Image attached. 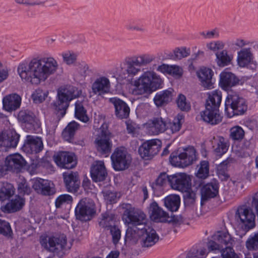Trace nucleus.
<instances>
[{"label":"nucleus","instance_id":"f257e3e1","mask_svg":"<svg viewBox=\"0 0 258 258\" xmlns=\"http://www.w3.org/2000/svg\"><path fill=\"white\" fill-rule=\"evenodd\" d=\"M58 68L52 57H35L28 62H22L18 67V73L22 81L34 85L45 82L54 74Z\"/></svg>","mask_w":258,"mask_h":258},{"label":"nucleus","instance_id":"f03ea898","mask_svg":"<svg viewBox=\"0 0 258 258\" xmlns=\"http://www.w3.org/2000/svg\"><path fill=\"white\" fill-rule=\"evenodd\" d=\"M162 81L160 77L152 71L144 72L133 84L131 92L134 95L151 94L159 89Z\"/></svg>","mask_w":258,"mask_h":258},{"label":"nucleus","instance_id":"7ed1b4c3","mask_svg":"<svg viewBox=\"0 0 258 258\" xmlns=\"http://www.w3.org/2000/svg\"><path fill=\"white\" fill-rule=\"evenodd\" d=\"M81 90L73 86H65L59 88L57 91V100L53 104L54 109L60 111V114L63 116L66 114L70 102L81 94Z\"/></svg>","mask_w":258,"mask_h":258},{"label":"nucleus","instance_id":"20e7f679","mask_svg":"<svg viewBox=\"0 0 258 258\" xmlns=\"http://www.w3.org/2000/svg\"><path fill=\"white\" fill-rule=\"evenodd\" d=\"M247 110L244 99L236 94L228 95L225 101V111L229 117L243 114Z\"/></svg>","mask_w":258,"mask_h":258},{"label":"nucleus","instance_id":"39448f33","mask_svg":"<svg viewBox=\"0 0 258 258\" xmlns=\"http://www.w3.org/2000/svg\"><path fill=\"white\" fill-rule=\"evenodd\" d=\"M113 168L116 171L124 170L128 168L132 159L127 150L123 147L115 149L111 156Z\"/></svg>","mask_w":258,"mask_h":258},{"label":"nucleus","instance_id":"423d86ee","mask_svg":"<svg viewBox=\"0 0 258 258\" xmlns=\"http://www.w3.org/2000/svg\"><path fill=\"white\" fill-rule=\"evenodd\" d=\"M197 160V152L193 147H188L183 149L178 155L172 154L170 161L174 166L186 167L192 164Z\"/></svg>","mask_w":258,"mask_h":258},{"label":"nucleus","instance_id":"0eeeda50","mask_svg":"<svg viewBox=\"0 0 258 258\" xmlns=\"http://www.w3.org/2000/svg\"><path fill=\"white\" fill-rule=\"evenodd\" d=\"M169 183L174 190L187 191L191 187V176L185 173H177L169 176Z\"/></svg>","mask_w":258,"mask_h":258},{"label":"nucleus","instance_id":"6e6552de","mask_svg":"<svg viewBox=\"0 0 258 258\" xmlns=\"http://www.w3.org/2000/svg\"><path fill=\"white\" fill-rule=\"evenodd\" d=\"M123 220L126 225L132 224L145 227L147 219L145 214L140 209L130 207L124 211Z\"/></svg>","mask_w":258,"mask_h":258},{"label":"nucleus","instance_id":"1a4fd4ad","mask_svg":"<svg viewBox=\"0 0 258 258\" xmlns=\"http://www.w3.org/2000/svg\"><path fill=\"white\" fill-rule=\"evenodd\" d=\"M235 218L246 230L253 228L255 225V216L252 210L245 206L239 207L235 214Z\"/></svg>","mask_w":258,"mask_h":258},{"label":"nucleus","instance_id":"9d476101","mask_svg":"<svg viewBox=\"0 0 258 258\" xmlns=\"http://www.w3.org/2000/svg\"><path fill=\"white\" fill-rule=\"evenodd\" d=\"M110 138V133L102 126L100 134L95 141L97 150L102 154L107 155L106 156L110 153L112 147Z\"/></svg>","mask_w":258,"mask_h":258},{"label":"nucleus","instance_id":"9b49d317","mask_svg":"<svg viewBox=\"0 0 258 258\" xmlns=\"http://www.w3.org/2000/svg\"><path fill=\"white\" fill-rule=\"evenodd\" d=\"M56 165L61 168L72 169L77 163L74 154L68 152H59L53 156Z\"/></svg>","mask_w":258,"mask_h":258},{"label":"nucleus","instance_id":"f8f14e48","mask_svg":"<svg viewBox=\"0 0 258 258\" xmlns=\"http://www.w3.org/2000/svg\"><path fill=\"white\" fill-rule=\"evenodd\" d=\"M161 145V141L158 139L147 141L140 147L139 153L143 158L152 157L158 153Z\"/></svg>","mask_w":258,"mask_h":258},{"label":"nucleus","instance_id":"ddd939ff","mask_svg":"<svg viewBox=\"0 0 258 258\" xmlns=\"http://www.w3.org/2000/svg\"><path fill=\"white\" fill-rule=\"evenodd\" d=\"M75 213L77 219L81 221L89 220L95 213L94 205L86 200H82L78 204Z\"/></svg>","mask_w":258,"mask_h":258},{"label":"nucleus","instance_id":"4468645a","mask_svg":"<svg viewBox=\"0 0 258 258\" xmlns=\"http://www.w3.org/2000/svg\"><path fill=\"white\" fill-rule=\"evenodd\" d=\"M19 136L15 132L7 131L0 133V150L7 151L8 149L17 146Z\"/></svg>","mask_w":258,"mask_h":258},{"label":"nucleus","instance_id":"2eb2a0df","mask_svg":"<svg viewBox=\"0 0 258 258\" xmlns=\"http://www.w3.org/2000/svg\"><path fill=\"white\" fill-rule=\"evenodd\" d=\"M149 213L151 219L156 222H172L175 221L174 217H170L168 213L159 207L156 202L150 204Z\"/></svg>","mask_w":258,"mask_h":258},{"label":"nucleus","instance_id":"dca6fc26","mask_svg":"<svg viewBox=\"0 0 258 258\" xmlns=\"http://www.w3.org/2000/svg\"><path fill=\"white\" fill-rule=\"evenodd\" d=\"M43 149V144L41 138L28 135L26 137L23 146L24 150L28 153L36 154L41 152Z\"/></svg>","mask_w":258,"mask_h":258},{"label":"nucleus","instance_id":"f3484780","mask_svg":"<svg viewBox=\"0 0 258 258\" xmlns=\"http://www.w3.org/2000/svg\"><path fill=\"white\" fill-rule=\"evenodd\" d=\"M91 177L94 182L104 181L107 176V171L102 161H96L92 165L90 170Z\"/></svg>","mask_w":258,"mask_h":258},{"label":"nucleus","instance_id":"a211bd4d","mask_svg":"<svg viewBox=\"0 0 258 258\" xmlns=\"http://www.w3.org/2000/svg\"><path fill=\"white\" fill-rule=\"evenodd\" d=\"M22 101L21 97L16 93L5 96L3 99L4 109L8 112L15 111L20 108Z\"/></svg>","mask_w":258,"mask_h":258},{"label":"nucleus","instance_id":"6ab92c4d","mask_svg":"<svg viewBox=\"0 0 258 258\" xmlns=\"http://www.w3.org/2000/svg\"><path fill=\"white\" fill-rule=\"evenodd\" d=\"M115 108V114L119 119L126 118L128 117L130 109L127 104L123 101L117 98L109 99Z\"/></svg>","mask_w":258,"mask_h":258},{"label":"nucleus","instance_id":"aec40b11","mask_svg":"<svg viewBox=\"0 0 258 258\" xmlns=\"http://www.w3.org/2000/svg\"><path fill=\"white\" fill-rule=\"evenodd\" d=\"M145 231V227H139L137 225L129 226L126 230L125 241L130 244H136L141 239Z\"/></svg>","mask_w":258,"mask_h":258},{"label":"nucleus","instance_id":"412c9836","mask_svg":"<svg viewBox=\"0 0 258 258\" xmlns=\"http://www.w3.org/2000/svg\"><path fill=\"white\" fill-rule=\"evenodd\" d=\"M146 127L154 135L163 133L167 129V123L162 117H154L146 123Z\"/></svg>","mask_w":258,"mask_h":258},{"label":"nucleus","instance_id":"4be33fe9","mask_svg":"<svg viewBox=\"0 0 258 258\" xmlns=\"http://www.w3.org/2000/svg\"><path fill=\"white\" fill-rule=\"evenodd\" d=\"M239 80L233 73L224 71L220 74L219 84L225 90L229 89L239 83Z\"/></svg>","mask_w":258,"mask_h":258},{"label":"nucleus","instance_id":"5701e85b","mask_svg":"<svg viewBox=\"0 0 258 258\" xmlns=\"http://www.w3.org/2000/svg\"><path fill=\"white\" fill-rule=\"evenodd\" d=\"M201 116L204 121L211 125L217 124L222 120V117L217 109L206 108L201 112Z\"/></svg>","mask_w":258,"mask_h":258},{"label":"nucleus","instance_id":"b1692460","mask_svg":"<svg viewBox=\"0 0 258 258\" xmlns=\"http://www.w3.org/2000/svg\"><path fill=\"white\" fill-rule=\"evenodd\" d=\"M141 239V245L143 247H149L154 245L159 240V237L156 231L152 229L146 228Z\"/></svg>","mask_w":258,"mask_h":258},{"label":"nucleus","instance_id":"393cba45","mask_svg":"<svg viewBox=\"0 0 258 258\" xmlns=\"http://www.w3.org/2000/svg\"><path fill=\"white\" fill-rule=\"evenodd\" d=\"M25 164V161L22 156L18 154L8 156L5 160V165L8 170L19 169Z\"/></svg>","mask_w":258,"mask_h":258},{"label":"nucleus","instance_id":"a878e982","mask_svg":"<svg viewBox=\"0 0 258 258\" xmlns=\"http://www.w3.org/2000/svg\"><path fill=\"white\" fill-rule=\"evenodd\" d=\"M197 74L203 87L208 89L213 87L212 78L213 72L211 69L203 67L198 72Z\"/></svg>","mask_w":258,"mask_h":258},{"label":"nucleus","instance_id":"bb28decb","mask_svg":"<svg viewBox=\"0 0 258 258\" xmlns=\"http://www.w3.org/2000/svg\"><path fill=\"white\" fill-rule=\"evenodd\" d=\"M109 80L103 77L97 79L92 85V91L94 93L101 95L109 92L110 89Z\"/></svg>","mask_w":258,"mask_h":258},{"label":"nucleus","instance_id":"cd10ccee","mask_svg":"<svg viewBox=\"0 0 258 258\" xmlns=\"http://www.w3.org/2000/svg\"><path fill=\"white\" fill-rule=\"evenodd\" d=\"M52 185V183L50 181L40 179L36 181L33 184V187L38 192L45 196H49L54 193V190Z\"/></svg>","mask_w":258,"mask_h":258},{"label":"nucleus","instance_id":"c85d7f7f","mask_svg":"<svg viewBox=\"0 0 258 258\" xmlns=\"http://www.w3.org/2000/svg\"><path fill=\"white\" fill-rule=\"evenodd\" d=\"M219 192V186L217 183H208L202 187L201 190L202 202L216 197Z\"/></svg>","mask_w":258,"mask_h":258},{"label":"nucleus","instance_id":"c756f323","mask_svg":"<svg viewBox=\"0 0 258 258\" xmlns=\"http://www.w3.org/2000/svg\"><path fill=\"white\" fill-rule=\"evenodd\" d=\"M157 71L173 76L176 78H180L183 74L182 69L177 65L162 64L157 68Z\"/></svg>","mask_w":258,"mask_h":258},{"label":"nucleus","instance_id":"7c9ffc66","mask_svg":"<svg viewBox=\"0 0 258 258\" xmlns=\"http://www.w3.org/2000/svg\"><path fill=\"white\" fill-rule=\"evenodd\" d=\"M252 59L253 54L250 48H243L237 53V63L240 67L247 66L252 61Z\"/></svg>","mask_w":258,"mask_h":258},{"label":"nucleus","instance_id":"2f4dec72","mask_svg":"<svg viewBox=\"0 0 258 258\" xmlns=\"http://www.w3.org/2000/svg\"><path fill=\"white\" fill-rule=\"evenodd\" d=\"M48 244L49 250L54 251L55 250L61 249L64 247L67 244V237L64 235L58 237H50L48 238Z\"/></svg>","mask_w":258,"mask_h":258},{"label":"nucleus","instance_id":"473e14b6","mask_svg":"<svg viewBox=\"0 0 258 258\" xmlns=\"http://www.w3.org/2000/svg\"><path fill=\"white\" fill-rule=\"evenodd\" d=\"M172 97V91L166 90L157 93L154 97V101L157 107H161L170 102Z\"/></svg>","mask_w":258,"mask_h":258},{"label":"nucleus","instance_id":"72a5a7b5","mask_svg":"<svg viewBox=\"0 0 258 258\" xmlns=\"http://www.w3.org/2000/svg\"><path fill=\"white\" fill-rule=\"evenodd\" d=\"M222 99L221 93L214 91L209 95L206 104V108L219 109Z\"/></svg>","mask_w":258,"mask_h":258},{"label":"nucleus","instance_id":"f704fd0d","mask_svg":"<svg viewBox=\"0 0 258 258\" xmlns=\"http://www.w3.org/2000/svg\"><path fill=\"white\" fill-rule=\"evenodd\" d=\"M15 193L12 184L8 182H0V201H4L12 197Z\"/></svg>","mask_w":258,"mask_h":258},{"label":"nucleus","instance_id":"c9c22d12","mask_svg":"<svg viewBox=\"0 0 258 258\" xmlns=\"http://www.w3.org/2000/svg\"><path fill=\"white\" fill-rule=\"evenodd\" d=\"M216 56V62L220 67H224L230 64L233 58V55L228 54V51L225 49L217 52Z\"/></svg>","mask_w":258,"mask_h":258},{"label":"nucleus","instance_id":"e433bc0d","mask_svg":"<svg viewBox=\"0 0 258 258\" xmlns=\"http://www.w3.org/2000/svg\"><path fill=\"white\" fill-rule=\"evenodd\" d=\"M25 201L20 197L12 200L3 208L4 211L13 213L20 210L24 206Z\"/></svg>","mask_w":258,"mask_h":258},{"label":"nucleus","instance_id":"4c0bfd02","mask_svg":"<svg viewBox=\"0 0 258 258\" xmlns=\"http://www.w3.org/2000/svg\"><path fill=\"white\" fill-rule=\"evenodd\" d=\"M214 240L217 241L223 247V245H232L234 240L231 235L226 231H218L213 236Z\"/></svg>","mask_w":258,"mask_h":258},{"label":"nucleus","instance_id":"58836bf2","mask_svg":"<svg viewBox=\"0 0 258 258\" xmlns=\"http://www.w3.org/2000/svg\"><path fill=\"white\" fill-rule=\"evenodd\" d=\"M180 200L178 195H171L164 199L165 206L171 211H176L179 207Z\"/></svg>","mask_w":258,"mask_h":258},{"label":"nucleus","instance_id":"ea45409f","mask_svg":"<svg viewBox=\"0 0 258 258\" xmlns=\"http://www.w3.org/2000/svg\"><path fill=\"white\" fill-rule=\"evenodd\" d=\"M214 151L219 156L225 154L228 149L227 141L222 137H218L216 139V145L214 146Z\"/></svg>","mask_w":258,"mask_h":258},{"label":"nucleus","instance_id":"a19ab883","mask_svg":"<svg viewBox=\"0 0 258 258\" xmlns=\"http://www.w3.org/2000/svg\"><path fill=\"white\" fill-rule=\"evenodd\" d=\"M75 116L84 122H87L89 120L86 113V110L85 109L82 102L79 101H77L75 104Z\"/></svg>","mask_w":258,"mask_h":258},{"label":"nucleus","instance_id":"79ce46f5","mask_svg":"<svg viewBox=\"0 0 258 258\" xmlns=\"http://www.w3.org/2000/svg\"><path fill=\"white\" fill-rule=\"evenodd\" d=\"M18 119L20 121L33 124L35 122V116L34 114L27 110H21L18 114Z\"/></svg>","mask_w":258,"mask_h":258},{"label":"nucleus","instance_id":"37998d69","mask_svg":"<svg viewBox=\"0 0 258 258\" xmlns=\"http://www.w3.org/2000/svg\"><path fill=\"white\" fill-rule=\"evenodd\" d=\"M48 92L40 88L36 89L31 95V98L35 103H41L45 100Z\"/></svg>","mask_w":258,"mask_h":258},{"label":"nucleus","instance_id":"c03bdc74","mask_svg":"<svg viewBox=\"0 0 258 258\" xmlns=\"http://www.w3.org/2000/svg\"><path fill=\"white\" fill-rule=\"evenodd\" d=\"M114 215L109 213H104L102 215V218L99 222V225L103 228L110 229L114 223Z\"/></svg>","mask_w":258,"mask_h":258},{"label":"nucleus","instance_id":"a18cd8bd","mask_svg":"<svg viewBox=\"0 0 258 258\" xmlns=\"http://www.w3.org/2000/svg\"><path fill=\"white\" fill-rule=\"evenodd\" d=\"M198 170L196 174L198 177L200 178H206L209 175V165L207 161H202L200 165L198 166Z\"/></svg>","mask_w":258,"mask_h":258},{"label":"nucleus","instance_id":"49530a36","mask_svg":"<svg viewBox=\"0 0 258 258\" xmlns=\"http://www.w3.org/2000/svg\"><path fill=\"white\" fill-rule=\"evenodd\" d=\"M244 137V132L239 126L236 125L230 130V137L234 141L241 140Z\"/></svg>","mask_w":258,"mask_h":258},{"label":"nucleus","instance_id":"de8ad7c7","mask_svg":"<svg viewBox=\"0 0 258 258\" xmlns=\"http://www.w3.org/2000/svg\"><path fill=\"white\" fill-rule=\"evenodd\" d=\"M178 107L182 111H188L190 108V104L186 101V97L180 94L176 100Z\"/></svg>","mask_w":258,"mask_h":258},{"label":"nucleus","instance_id":"09e8293b","mask_svg":"<svg viewBox=\"0 0 258 258\" xmlns=\"http://www.w3.org/2000/svg\"><path fill=\"white\" fill-rule=\"evenodd\" d=\"M184 203L187 206H190L194 204L196 199V196L195 192L190 190V188L187 190V191H184Z\"/></svg>","mask_w":258,"mask_h":258},{"label":"nucleus","instance_id":"8fccbe9b","mask_svg":"<svg viewBox=\"0 0 258 258\" xmlns=\"http://www.w3.org/2000/svg\"><path fill=\"white\" fill-rule=\"evenodd\" d=\"M63 61L67 64L70 65L76 62L77 55L73 52L68 51L62 54Z\"/></svg>","mask_w":258,"mask_h":258},{"label":"nucleus","instance_id":"3c124183","mask_svg":"<svg viewBox=\"0 0 258 258\" xmlns=\"http://www.w3.org/2000/svg\"><path fill=\"white\" fill-rule=\"evenodd\" d=\"M12 231L9 223L0 220V234L6 236H11Z\"/></svg>","mask_w":258,"mask_h":258},{"label":"nucleus","instance_id":"603ef678","mask_svg":"<svg viewBox=\"0 0 258 258\" xmlns=\"http://www.w3.org/2000/svg\"><path fill=\"white\" fill-rule=\"evenodd\" d=\"M246 246L249 250L258 249V232L247 240Z\"/></svg>","mask_w":258,"mask_h":258},{"label":"nucleus","instance_id":"864d4df0","mask_svg":"<svg viewBox=\"0 0 258 258\" xmlns=\"http://www.w3.org/2000/svg\"><path fill=\"white\" fill-rule=\"evenodd\" d=\"M109 229L112 235L113 243L116 244L120 239L121 231L117 226L114 225L113 227H111Z\"/></svg>","mask_w":258,"mask_h":258},{"label":"nucleus","instance_id":"5fc2aeb1","mask_svg":"<svg viewBox=\"0 0 258 258\" xmlns=\"http://www.w3.org/2000/svg\"><path fill=\"white\" fill-rule=\"evenodd\" d=\"M73 201L72 197L69 195H62L59 196L56 200L55 206L57 208H59L61 205L67 203H72Z\"/></svg>","mask_w":258,"mask_h":258},{"label":"nucleus","instance_id":"6e6d98bb","mask_svg":"<svg viewBox=\"0 0 258 258\" xmlns=\"http://www.w3.org/2000/svg\"><path fill=\"white\" fill-rule=\"evenodd\" d=\"M224 44L221 41H215L211 42L207 44V46L210 50L217 51L219 50H223Z\"/></svg>","mask_w":258,"mask_h":258},{"label":"nucleus","instance_id":"4d7b16f0","mask_svg":"<svg viewBox=\"0 0 258 258\" xmlns=\"http://www.w3.org/2000/svg\"><path fill=\"white\" fill-rule=\"evenodd\" d=\"M175 57L177 59H181L189 55V49L185 47L177 48L174 50Z\"/></svg>","mask_w":258,"mask_h":258},{"label":"nucleus","instance_id":"13d9d810","mask_svg":"<svg viewBox=\"0 0 258 258\" xmlns=\"http://www.w3.org/2000/svg\"><path fill=\"white\" fill-rule=\"evenodd\" d=\"M222 258H239L234 250L230 246H227L225 249L221 250Z\"/></svg>","mask_w":258,"mask_h":258},{"label":"nucleus","instance_id":"bf43d9fd","mask_svg":"<svg viewBox=\"0 0 258 258\" xmlns=\"http://www.w3.org/2000/svg\"><path fill=\"white\" fill-rule=\"evenodd\" d=\"M126 71L129 76H134L140 72V69L139 67L134 65L130 62L126 61Z\"/></svg>","mask_w":258,"mask_h":258},{"label":"nucleus","instance_id":"052dcab7","mask_svg":"<svg viewBox=\"0 0 258 258\" xmlns=\"http://www.w3.org/2000/svg\"><path fill=\"white\" fill-rule=\"evenodd\" d=\"M182 116L178 115L172 122L170 123L169 128L172 133L178 132L181 127L180 119Z\"/></svg>","mask_w":258,"mask_h":258},{"label":"nucleus","instance_id":"680f3d73","mask_svg":"<svg viewBox=\"0 0 258 258\" xmlns=\"http://www.w3.org/2000/svg\"><path fill=\"white\" fill-rule=\"evenodd\" d=\"M169 176L165 173H161L155 180V185L159 186H163L167 180L169 181Z\"/></svg>","mask_w":258,"mask_h":258},{"label":"nucleus","instance_id":"e2e57ef3","mask_svg":"<svg viewBox=\"0 0 258 258\" xmlns=\"http://www.w3.org/2000/svg\"><path fill=\"white\" fill-rule=\"evenodd\" d=\"M235 160L232 157H228L226 160L224 161L217 167V171H219V169L221 171H227L228 165L234 162Z\"/></svg>","mask_w":258,"mask_h":258},{"label":"nucleus","instance_id":"0e129e2a","mask_svg":"<svg viewBox=\"0 0 258 258\" xmlns=\"http://www.w3.org/2000/svg\"><path fill=\"white\" fill-rule=\"evenodd\" d=\"M18 191L21 194L29 195L31 192V188L25 181H23L18 184Z\"/></svg>","mask_w":258,"mask_h":258},{"label":"nucleus","instance_id":"69168bd1","mask_svg":"<svg viewBox=\"0 0 258 258\" xmlns=\"http://www.w3.org/2000/svg\"><path fill=\"white\" fill-rule=\"evenodd\" d=\"M63 177L66 185L78 179L77 174L72 172L71 173H64L63 174Z\"/></svg>","mask_w":258,"mask_h":258},{"label":"nucleus","instance_id":"338daca9","mask_svg":"<svg viewBox=\"0 0 258 258\" xmlns=\"http://www.w3.org/2000/svg\"><path fill=\"white\" fill-rule=\"evenodd\" d=\"M80 186V182L78 179L71 182L68 184L66 185L67 189L69 192H76L77 191Z\"/></svg>","mask_w":258,"mask_h":258},{"label":"nucleus","instance_id":"774afa93","mask_svg":"<svg viewBox=\"0 0 258 258\" xmlns=\"http://www.w3.org/2000/svg\"><path fill=\"white\" fill-rule=\"evenodd\" d=\"M140 57L143 66L149 64L154 60V57L149 54L141 55H140Z\"/></svg>","mask_w":258,"mask_h":258}]
</instances>
